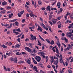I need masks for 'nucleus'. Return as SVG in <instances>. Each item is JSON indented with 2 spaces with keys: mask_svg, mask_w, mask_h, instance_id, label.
I'll use <instances>...</instances> for the list:
<instances>
[{
  "mask_svg": "<svg viewBox=\"0 0 73 73\" xmlns=\"http://www.w3.org/2000/svg\"><path fill=\"white\" fill-rule=\"evenodd\" d=\"M67 34H68L67 35L68 37H70L71 40H73V36L72 33L71 32L67 33Z\"/></svg>",
  "mask_w": 73,
  "mask_h": 73,
  "instance_id": "obj_1",
  "label": "nucleus"
},
{
  "mask_svg": "<svg viewBox=\"0 0 73 73\" xmlns=\"http://www.w3.org/2000/svg\"><path fill=\"white\" fill-rule=\"evenodd\" d=\"M30 36H31V38H30V40H32V41H33V40H36L37 39V38H36V37L35 36H33V35H30Z\"/></svg>",
  "mask_w": 73,
  "mask_h": 73,
  "instance_id": "obj_2",
  "label": "nucleus"
},
{
  "mask_svg": "<svg viewBox=\"0 0 73 73\" xmlns=\"http://www.w3.org/2000/svg\"><path fill=\"white\" fill-rule=\"evenodd\" d=\"M38 54H41L42 57V58L43 59H44L45 58V56L44 55L45 54V53L44 52H38Z\"/></svg>",
  "mask_w": 73,
  "mask_h": 73,
  "instance_id": "obj_3",
  "label": "nucleus"
},
{
  "mask_svg": "<svg viewBox=\"0 0 73 73\" xmlns=\"http://www.w3.org/2000/svg\"><path fill=\"white\" fill-rule=\"evenodd\" d=\"M25 49L27 50L28 52H29V53H33V52L31 51V50L30 49V48H29L26 47L25 48Z\"/></svg>",
  "mask_w": 73,
  "mask_h": 73,
  "instance_id": "obj_4",
  "label": "nucleus"
},
{
  "mask_svg": "<svg viewBox=\"0 0 73 73\" xmlns=\"http://www.w3.org/2000/svg\"><path fill=\"white\" fill-rule=\"evenodd\" d=\"M35 60L38 61L40 62L41 61V57L39 56H36L35 57Z\"/></svg>",
  "mask_w": 73,
  "mask_h": 73,
  "instance_id": "obj_5",
  "label": "nucleus"
},
{
  "mask_svg": "<svg viewBox=\"0 0 73 73\" xmlns=\"http://www.w3.org/2000/svg\"><path fill=\"white\" fill-rule=\"evenodd\" d=\"M41 26H42L44 29L45 30L48 31V27H46L45 26L43 23H41L40 24Z\"/></svg>",
  "mask_w": 73,
  "mask_h": 73,
  "instance_id": "obj_6",
  "label": "nucleus"
},
{
  "mask_svg": "<svg viewBox=\"0 0 73 73\" xmlns=\"http://www.w3.org/2000/svg\"><path fill=\"white\" fill-rule=\"evenodd\" d=\"M37 30V31H40V32H42V28L40 26L38 25Z\"/></svg>",
  "mask_w": 73,
  "mask_h": 73,
  "instance_id": "obj_7",
  "label": "nucleus"
},
{
  "mask_svg": "<svg viewBox=\"0 0 73 73\" xmlns=\"http://www.w3.org/2000/svg\"><path fill=\"white\" fill-rule=\"evenodd\" d=\"M57 47V46H55L54 47H53L52 49V52H56V48Z\"/></svg>",
  "mask_w": 73,
  "mask_h": 73,
  "instance_id": "obj_8",
  "label": "nucleus"
},
{
  "mask_svg": "<svg viewBox=\"0 0 73 73\" xmlns=\"http://www.w3.org/2000/svg\"><path fill=\"white\" fill-rule=\"evenodd\" d=\"M54 64L55 65H57L58 64V60H57L56 61H54Z\"/></svg>",
  "mask_w": 73,
  "mask_h": 73,
  "instance_id": "obj_9",
  "label": "nucleus"
},
{
  "mask_svg": "<svg viewBox=\"0 0 73 73\" xmlns=\"http://www.w3.org/2000/svg\"><path fill=\"white\" fill-rule=\"evenodd\" d=\"M14 61L15 63H16L17 62V58L16 57L14 59Z\"/></svg>",
  "mask_w": 73,
  "mask_h": 73,
  "instance_id": "obj_10",
  "label": "nucleus"
},
{
  "mask_svg": "<svg viewBox=\"0 0 73 73\" xmlns=\"http://www.w3.org/2000/svg\"><path fill=\"white\" fill-rule=\"evenodd\" d=\"M57 5L58 8H60V6L61 5V3H60V2H58L57 3Z\"/></svg>",
  "mask_w": 73,
  "mask_h": 73,
  "instance_id": "obj_11",
  "label": "nucleus"
},
{
  "mask_svg": "<svg viewBox=\"0 0 73 73\" xmlns=\"http://www.w3.org/2000/svg\"><path fill=\"white\" fill-rule=\"evenodd\" d=\"M2 4L3 5H5L7 4V3L5 1H4L3 2H2Z\"/></svg>",
  "mask_w": 73,
  "mask_h": 73,
  "instance_id": "obj_12",
  "label": "nucleus"
},
{
  "mask_svg": "<svg viewBox=\"0 0 73 73\" xmlns=\"http://www.w3.org/2000/svg\"><path fill=\"white\" fill-rule=\"evenodd\" d=\"M58 43H56V44L57 45H58L59 48H60V46H61V44L60 43V42L59 41H58Z\"/></svg>",
  "mask_w": 73,
  "mask_h": 73,
  "instance_id": "obj_13",
  "label": "nucleus"
},
{
  "mask_svg": "<svg viewBox=\"0 0 73 73\" xmlns=\"http://www.w3.org/2000/svg\"><path fill=\"white\" fill-rule=\"evenodd\" d=\"M46 10H47V11H48H48H49L50 12V6H48V7H46Z\"/></svg>",
  "mask_w": 73,
  "mask_h": 73,
  "instance_id": "obj_14",
  "label": "nucleus"
},
{
  "mask_svg": "<svg viewBox=\"0 0 73 73\" xmlns=\"http://www.w3.org/2000/svg\"><path fill=\"white\" fill-rule=\"evenodd\" d=\"M34 45V44H32V43H29V47H30V48H32L33 45Z\"/></svg>",
  "mask_w": 73,
  "mask_h": 73,
  "instance_id": "obj_15",
  "label": "nucleus"
},
{
  "mask_svg": "<svg viewBox=\"0 0 73 73\" xmlns=\"http://www.w3.org/2000/svg\"><path fill=\"white\" fill-rule=\"evenodd\" d=\"M6 12V10H4L3 11H1V12H0V13L1 14H5V12Z\"/></svg>",
  "mask_w": 73,
  "mask_h": 73,
  "instance_id": "obj_16",
  "label": "nucleus"
},
{
  "mask_svg": "<svg viewBox=\"0 0 73 73\" xmlns=\"http://www.w3.org/2000/svg\"><path fill=\"white\" fill-rule=\"evenodd\" d=\"M56 52L57 54H60V53H59V51H58V48H56Z\"/></svg>",
  "mask_w": 73,
  "mask_h": 73,
  "instance_id": "obj_17",
  "label": "nucleus"
},
{
  "mask_svg": "<svg viewBox=\"0 0 73 73\" xmlns=\"http://www.w3.org/2000/svg\"><path fill=\"white\" fill-rule=\"evenodd\" d=\"M52 16H54L53 15H50V14L49 15V20H51V19H52Z\"/></svg>",
  "mask_w": 73,
  "mask_h": 73,
  "instance_id": "obj_18",
  "label": "nucleus"
},
{
  "mask_svg": "<svg viewBox=\"0 0 73 73\" xmlns=\"http://www.w3.org/2000/svg\"><path fill=\"white\" fill-rule=\"evenodd\" d=\"M20 44H17L15 45V48H18L20 47Z\"/></svg>",
  "mask_w": 73,
  "mask_h": 73,
  "instance_id": "obj_19",
  "label": "nucleus"
},
{
  "mask_svg": "<svg viewBox=\"0 0 73 73\" xmlns=\"http://www.w3.org/2000/svg\"><path fill=\"white\" fill-rule=\"evenodd\" d=\"M13 24L12 23H11L10 24V26L9 27H7V28H11L12 27Z\"/></svg>",
  "mask_w": 73,
  "mask_h": 73,
  "instance_id": "obj_20",
  "label": "nucleus"
},
{
  "mask_svg": "<svg viewBox=\"0 0 73 73\" xmlns=\"http://www.w3.org/2000/svg\"><path fill=\"white\" fill-rule=\"evenodd\" d=\"M27 63L28 64H31V61H30V60H29V59H27Z\"/></svg>",
  "mask_w": 73,
  "mask_h": 73,
  "instance_id": "obj_21",
  "label": "nucleus"
},
{
  "mask_svg": "<svg viewBox=\"0 0 73 73\" xmlns=\"http://www.w3.org/2000/svg\"><path fill=\"white\" fill-rule=\"evenodd\" d=\"M13 13H11V14H9V19H11V18L12 16H13Z\"/></svg>",
  "mask_w": 73,
  "mask_h": 73,
  "instance_id": "obj_22",
  "label": "nucleus"
},
{
  "mask_svg": "<svg viewBox=\"0 0 73 73\" xmlns=\"http://www.w3.org/2000/svg\"><path fill=\"white\" fill-rule=\"evenodd\" d=\"M39 37L41 40H42V41H45V40H44V39L42 38L41 36L39 35Z\"/></svg>",
  "mask_w": 73,
  "mask_h": 73,
  "instance_id": "obj_23",
  "label": "nucleus"
},
{
  "mask_svg": "<svg viewBox=\"0 0 73 73\" xmlns=\"http://www.w3.org/2000/svg\"><path fill=\"white\" fill-rule=\"evenodd\" d=\"M16 21V19H14L13 20H12L9 21V23H12V22H15V21Z\"/></svg>",
  "mask_w": 73,
  "mask_h": 73,
  "instance_id": "obj_24",
  "label": "nucleus"
},
{
  "mask_svg": "<svg viewBox=\"0 0 73 73\" xmlns=\"http://www.w3.org/2000/svg\"><path fill=\"white\" fill-rule=\"evenodd\" d=\"M38 44H37L38 45H40V46H41V44L40 42V41L38 40Z\"/></svg>",
  "mask_w": 73,
  "mask_h": 73,
  "instance_id": "obj_25",
  "label": "nucleus"
},
{
  "mask_svg": "<svg viewBox=\"0 0 73 73\" xmlns=\"http://www.w3.org/2000/svg\"><path fill=\"white\" fill-rule=\"evenodd\" d=\"M19 64H23L25 63V62L23 61H19L18 62Z\"/></svg>",
  "mask_w": 73,
  "mask_h": 73,
  "instance_id": "obj_26",
  "label": "nucleus"
},
{
  "mask_svg": "<svg viewBox=\"0 0 73 73\" xmlns=\"http://www.w3.org/2000/svg\"><path fill=\"white\" fill-rule=\"evenodd\" d=\"M69 49H70V48L68 47L67 48L64 49V50H69Z\"/></svg>",
  "mask_w": 73,
  "mask_h": 73,
  "instance_id": "obj_27",
  "label": "nucleus"
},
{
  "mask_svg": "<svg viewBox=\"0 0 73 73\" xmlns=\"http://www.w3.org/2000/svg\"><path fill=\"white\" fill-rule=\"evenodd\" d=\"M38 4L39 5H41L42 4V2H41V1H39L38 2Z\"/></svg>",
  "mask_w": 73,
  "mask_h": 73,
  "instance_id": "obj_28",
  "label": "nucleus"
},
{
  "mask_svg": "<svg viewBox=\"0 0 73 73\" xmlns=\"http://www.w3.org/2000/svg\"><path fill=\"white\" fill-rule=\"evenodd\" d=\"M60 63H62V62H63V60H62V58H60Z\"/></svg>",
  "mask_w": 73,
  "mask_h": 73,
  "instance_id": "obj_29",
  "label": "nucleus"
},
{
  "mask_svg": "<svg viewBox=\"0 0 73 73\" xmlns=\"http://www.w3.org/2000/svg\"><path fill=\"white\" fill-rule=\"evenodd\" d=\"M54 41L52 40L51 41V42H50V44L51 45H53V44H54Z\"/></svg>",
  "mask_w": 73,
  "mask_h": 73,
  "instance_id": "obj_30",
  "label": "nucleus"
},
{
  "mask_svg": "<svg viewBox=\"0 0 73 73\" xmlns=\"http://www.w3.org/2000/svg\"><path fill=\"white\" fill-rule=\"evenodd\" d=\"M15 54H16V55H20V54H21V53L18 52L16 53Z\"/></svg>",
  "mask_w": 73,
  "mask_h": 73,
  "instance_id": "obj_31",
  "label": "nucleus"
},
{
  "mask_svg": "<svg viewBox=\"0 0 73 73\" xmlns=\"http://www.w3.org/2000/svg\"><path fill=\"white\" fill-rule=\"evenodd\" d=\"M58 28H60L61 27V24L60 23L58 24Z\"/></svg>",
  "mask_w": 73,
  "mask_h": 73,
  "instance_id": "obj_32",
  "label": "nucleus"
},
{
  "mask_svg": "<svg viewBox=\"0 0 73 73\" xmlns=\"http://www.w3.org/2000/svg\"><path fill=\"white\" fill-rule=\"evenodd\" d=\"M2 47L4 48H7V46H5V45L3 44L2 45Z\"/></svg>",
  "mask_w": 73,
  "mask_h": 73,
  "instance_id": "obj_33",
  "label": "nucleus"
},
{
  "mask_svg": "<svg viewBox=\"0 0 73 73\" xmlns=\"http://www.w3.org/2000/svg\"><path fill=\"white\" fill-rule=\"evenodd\" d=\"M16 31L17 32H21V31L20 30V28L17 29H16Z\"/></svg>",
  "mask_w": 73,
  "mask_h": 73,
  "instance_id": "obj_34",
  "label": "nucleus"
},
{
  "mask_svg": "<svg viewBox=\"0 0 73 73\" xmlns=\"http://www.w3.org/2000/svg\"><path fill=\"white\" fill-rule=\"evenodd\" d=\"M62 44H63V45H64V48H66V45H65V44H64V43H62Z\"/></svg>",
  "mask_w": 73,
  "mask_h": 73,
  "instance_id": "obj_35",
  "label": "nucleus"
},
{
  "mask_svg": "<svg viewBox=\"0 0 73 73\" xmlns=\"http://www.w3.org/2000/svg\"><path fill=\"white\" fill-rule=\"evenodd\" d=\"M68 47L70 49H70H72V46L70 44H68Z\"/></svg>",
  "mask_w": 73,
  "mask_h": 73,
  "instance_id": "obj_36",
  "label": "nucleus"
},
{
  "mask_svg": "<svg viewBox=\"0 0 73 73\" xmlns=\"http://www.w3.org/2000/svg\"><path fill=\"white\" fill-rule=\"evenodd\" d=\"M68 16V15H67V14H66V15L64 17V18L66 20L67 19V17Z\"/></svg>",
  "mask_w": 73,
  "mask_h": 73,
  "instance_id": "obj_37",
  "label": "nucleus"
},
{
  "mask_svg": "<svg viewBox=\"0 0 73 73\" xmlns=\"http://www.w3.org/2000/svg\"><path fill=\"white\" fill-rule=\"evenodd\" d=\"M24 10L22 11L20 13V14H21V15H23V14L24 13Z\"/></svg>",
  "mask_w": 73,
  "mask_h": 73,
  "instance_id": "obj_38",
  "label": "nucleus"
},
{
  "mask_svg": "<svg viewBox=\"0 0 73 73\" xmlns=\"http://www.w3.org/2000/svg\"><path fill=\"white\" fill-rule=\"evenodd\" d=\"M46 41L47 42H48L49 44H50V41H49L48 39H46Z\"/></svg>",
  "mask_w": 73,
  "mask_h": 73,
  "instance_id": "obj_39",
  "label": "nucleus"
},
{
  "mask_svg": "<svg viewBox=\"0 0 73 73\" xmlns=\"http://www.w3.org/2000/svg\"><path fill=\"white\" fill-rule=\"evenodd\" d=\"M33 62L35 64H37V62H36V60H34L33 61Z\"/></svg>",
  "mask_w": 73,
  "mask_h": 73,
  "instance_id": "obj_40",
  "label": "nucleus"
},
{
  "mask_svg": "<svg viewBox=\"0 0 73 73\" xmlns=\"http://www.w3.org/2000/svg\"><path fill=\"white\" fill-rule=\"evenodd\" d=\"M64 40L65 42H68V39L66 38L65 37H64Z\"/></svg>",
  "mask_w": 73,
  "mask_h": 73,
  "instance_id": "obj_41",
  "label": "nucleus"
},
{
  "mask_svg": "<svg viewBox=\"0 0 73 73\" xmlns=\"http://www.w3.org/2000/svg\"><path fill=\"white\" fill-rule=\"evenodd\" d=\"M68 73H72V71L71 70H68Z\"/></svg>",
  "mask_w": 73,
  "mask_h": 73,
  "instance_id": "obj_42",
  "label": "nucleus"
},
{
  "mask_svg": "<svg viewBox=\"0 0 73 73\" xmlns=\"http://www.w3.org/2000/svg\"><path fill=\"white\" fill-rule=\"evenodd\" d=\"M45 9H46L45 7H42L41 8V9L42 10V11H45Z\"/></svg>",
  "mask_w": 73,
  "mask_h": 73,
  "instance_id": "obj_43",
  "label": "nucleus"
},
{
  "mask_svg": "<svg viewBox=\"0 0 73 73\" xmlns=\"http://www.w3.org/2000/svg\"><path fill=\"white\" fill-rule=\"evenodd\" d=\"M4 69L6 71H7V68L5 67V66H3Z\"/></svg>",
  "mask_w": 73,
  "mask_h": 73,
  "instance_id": "obj_44",
  "label": "nucleus"
},
{
  "mask_svg": "<svg viewBox=\"0 0 73 73\" xmlns=\"http://www.w3.org/2000/svg\"><path fill=\"white\" fill-rule=\"evenodd\" d=\"M6 54V55H7V56H10V55H11V53L10 52H9V53H7Z\"/></svg>",
  "mask_w": 73,
  "mask_h": 73,
  "instance_id": "obj_45",
  "label": "nucleus"
},
{
  "mask_svg": "<svg viewBox=\"0 0 73 73\" xmlns=\"http://www.w3.org/2000/svg\"><path fill=\"white\" fill-rule=\"evenodd\" d=\"M48 29L49 31L51 32H52V30H51V28H50V27H49Z\"/></svg>",
  "mask_w": 73,
  "mask_h": 73,
  "instance_id": "obj_46",
  "label": "nucleus"
},
{
  "mask_svg": "<svg viewBox=\"0 0 73 73\" xmlns=\"http://www.w3.org/2000/svg\"><path fill=\"white\" fill-rule=\"evenodd\" d=\"M42 33L44 34H48V33L46 31H44V32H42Z\"/></svg>",
  "mask_w": 73,
  "mask_h": 73,
  "instance_id": "obj_47",
  "label": "nucleus"
},
{
  "mask_svg": "<svg viewBox=\"0 0 73 73\" xmlns=\"http://www.w3.org/2000/svg\"><path fill=\"white\" fill-rule=\"evenodd\" d=\"M7 9H11V7L9 6H7Z\"/></svg>",
  "mask_w": 73,
  "mask_h": 73,
  "instance_id": "obj_48",
  "label": "nucleus"
},
{
  "mask_svg": "<svg viewBox=\"0 0 73 73\" xmlns=\"http://www.w3.org/2000/svg\"><path fill=\"white\" fill-rule=\"evenodd\" d=\"M33 69L34 70L37 69V67H36V66H34L33 67Z\"/></svg>",
  "mask_w": 73,
  "mask_h": 73,
  "instance_id": "obj_49",
  "label": "nucleus"
},
{
  "mask_svg": "<svg viewBox=\"0 0 73 73\" xmlns=\"http://www.w3.org/2000/svg\"><path fill=\"white\" fill-rule=\"evenodd\" d=\"M15 24L17 25V26H18V22H15Z\"/></svg>",
  "mask_w": 73,
  "mask_h": 73,
  "instance_id": "obj_50",
  "label": "nucleus"
},
{
  "mask_svg": "<svg viewBox=\"0 0 73 73\" xmlns=\"http://www.w3.org/2000/svg\"><path fill=\"white\" fill-rule=\"evenodd\" d=\"M56 56H57V57H59L60 58V55H59V54H56Z\"/></svg>",
  "mask_w": 73,
  "mask_h": 73,
  "instance_id": "obj_51",
  "label": "nucleus"
},
{
  "mask_svg": "<svg viewBox=\"0 0 73 73\" xmlns=\"http://www.w3.org/2000/svg\"><path fill=\"white\" fill-rule=\"evenodd\" d=\"M54 61L53 60H51L50 62H51V64H52V63H53V62H54Z\"/></svg>",
  "mask_w": 73,
  "mask_h": 73,
  "instance_id": "obj_52",
  "label": "nucleus"
},
{
  "mask_svg": "<svg viewBox=\"0 0 73 73\" xmlns=\"http://www.w3.org/2000/svg\"><path fill=\"white\" fill-rule=\"evenodd\" d=\"M33 51V52H34V53H36V52H37V51L36 50H35V48L34 49Z\"/></svg>",
  "mask_w": 73,
  "mask_h": 73,
  "instance_id": "obj_53",
  "label": "nucleus"
},
{
  "mask_svg": "<svg viewBox=\"0 0 73 73\" xmlns=\"http://www.w3.org/2000/svg\"><path fill=\"white\" fill-rule=\"evenodd\" d=\"M35 24L36 28H37V27H38V24L36 23H35Z\"/></svg>",
  "mask_w": 73,
  "mask_h": 73,
  "instance_id": "obj_54",
  "label": "nucleus"
},
{
  "mask_svg": "<svg viewBox=\"0 0 73 73\" xmlns=\"http://www.w3.org/2000/svg\"><path fill=\"white\" fill-rule=\"evenodd\" d=\"M33 15V14H32V13H30V16L31 17H33V15Z\"/></svg>",
  "mask_w": 73,
  "mask_h": 73,
  "instance_id": "obj_55",
  "label": "nucleus"
},
{
  "mask_svg": "<svg viewBox=\"0 0 73 73\" xmlns=\"http://www.w3.org/2000/svg\"><path fill=\"white\" fill-rule=\"evenodd\" d=\"M39 19H40V20L41 21H42V18H41V17H39Z\"/></svg>",
  "mask_w": 73,
  "mask_h": 73,
  "instance_id": "obj_56",
  "label": "nucleus"
},
{
  "mask_svg": "<svg viewBox=\"0 0 73 73\" xmlns=\"http://www.w3.org/2000/svg\"><path fill=\"white\" fill-rule=\"evenodd\" d=\"M55 38L56 39V40H58V37L56 36H55Z\"/></svg>",
  "mask_w": 73,
  "mask_h": 73,
  "instance_id": "obj_57",
  "label": "nucleus"
},
{
  "mask_svg": "<svg viewBox=\"0 0 73 73\" xmlns=\"http://www.w3.org/2000/svg\"><path fill=\"white\" fill-rule=\"evenodd\" d=\"M11 60L12 61H14V59L12 58H11Z\"/></svg>",
  "mask_w": 73,
  "mask_h": 73,
  "instance_id": "obj_58",
  "label": "nucleus"
},
{
  "mask_svg": "<svg viewBox=\"0 0 73 73\" xmlns=\"http://www.w3.org/2000/svg\"><path fill=\"white\" fill-rule=\"evenodd\" d=\"M49 23H50V24H51V25H52V24H53V23H52V22L50 21H49Z\"/></svg>",
  "mask_w": 73,
  "mask_h": 73,
  "instance_id": "obj_59",
  "label": "nucleus"
},
{
  "mask_svg": "<svg viewBox=\"0 0 73 73\" xmlns=\"http://www.w3.org/2000/svg\"><path fill=\"white\" fill-rule=\"evenodd\" d=\"M52 21L53 22V24H56V21H54L53 20H52Z\"/></svg>",
  "mask_w": 73,
  "mask_h": 73,
  "instance_id": "obj_60",
  "label": "nucleus"
},
{
  "mask_svg": "<svg viewBox=\"0 0 73 73\" xmlns=\"http://www.w3.org/2000/svg\"><path fill=\"white\" fill-rule=\"evenodd\" d=\"M22 53L23 54H27V53L24 52H22Z\"/></svg>",
  "mask_w": 73,
  "mask_h": 73,
  "instance_id": "obj_61",
  "label": "nucleus"
},
{
  "mask_svg": "<svg viewBox=\"0 0 73 73\" xmlns=\"http://www.w3.org/2000/svg\"><path fill=\"white\" fill-rule=\"evenodd\" d=\"M14 33L16 34V35H17V34H19V33L16 32H14Z\"/></svg>",
  "mask_w": 73,
  "mask_h": 73,
  "instance_id": "obj_62",
  "label": "nucleus"
},
{
  "mask_svg": "<svg viewBox=\"0 0 73 73\" xmlns=\"http://www.w3.org/2000/svg\"><path fill=\"white\" fill-rule=\"evenodd\" d=\"M22 23H24L25 22V19H23L22 20Z\"/></svg>",
  "mask_w": 73,
  "mask_h": 73,
  "instance_id": "obj_63",
  "label": "nucleus"
},
{
  "mask_svg": "<svg viewBox=\"0 0 73 73\" xmlns=\"http://www.w3.org/2000/svg\"><path fill=\"white\" fill-rule=\"evenodd\" d=\"M40 72L41 73H44L45 72H44L42 71V70H40Z\"/></svg>",
  "mask_w": 73,
  "mask_h": 73,
  "instance_id": "obj_64",
  "label": "nucleus"
}]
</instances>
